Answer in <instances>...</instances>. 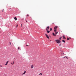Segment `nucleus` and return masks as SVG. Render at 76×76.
<instances>
[{
	"label": "nucleus",
	"mask_w": 76,
	"mask_h": 76,
	"mask_svg": "<svg viewBox=\"0 0 76 76\" xmlns=\"http://www.w3.org/2000/svg\"><path fill=\"white\" fill-rule=\"evenodd\" d=\"M21 27H23V25H22V24L21 25Z\"/></svg>",
	"instance_id": "nucleus-24"
},
{
	"label": "nucleus",
	"mask_w": 76,
	"mask_h": 76,
	"mask_svg": "<svg viewBox=\"0 0 76 76\" xmlns=\"http://www.w3.org/2000/svg\"><path fill=\"white\" fill-rule=\"evenodd\" d=\"M61 55L62 56H64V52L63 51H61Z\"/></svg>",
	"instance_id": "nucleus-2"
},
{
	"label": "nucleus",
	"mask_w": 76,
	"mask_h": 76,
	"mask_svg": "<svg viewBox=\"0 0 76 76\" xmlns=\"http://www.w3.org/2000/svg\"><path fill=\"white\" fill-rule=\"evenodd\" d=\"M67 40H69V38H68V37L67 38Z\"/></svg>",
	"instance_id": "nucleus-18"
},
{
	"label": "nucleus",
	"mask_w": 76,
	"mask_h": 76,
	"mask_svg": "<svg viewBox=\"0 0 76 76\" xmlns=\"http://www.w3.org/2000/svg\"><path fill=\"white\" fill-rule=\"evenodd\" d=\"M45 35L46 36V37H47V38L48 39H50V38L49 37V36H48L47 35V34H45Z\"/></svg>",
	"instance_id": "nucleus-3"
},
{
	"label": "nucleus",
	"mask_w": 76,
	"mask_h": 76,
	"mask_svg": "<svg viewBox=\"0 0 76 76\" xmlns=\"http://www.w3.org/2000/svg\"><path fill=\"white\" fill-rule=\"evenodd\" d=\"M56 31H57L56 29H55L54 30V31L55 32H56Z\"/></svg>",
	"instance_id": "nucleus-15"
},
{
	"label": "nucleus",
	"mask_w": 76,
	"mask_h": 76,
	"mask_svg": "<svg viewBox=\"0 0 76 76\" xmlns=\"http://www.w3.org/2000/svg\"><path fill=\"white\" fill-rule=\"evenodd\" d=\"M8 62H9V61H7V62H6V64H5V65H7Z\"/></svg>",
	"instance_id": "nucleus-10"
},
{
	"label": "nucleus",
	"mask_w": 76,
	"mask_h": 76,
	"mask_svg": "<svg viewBox=\"0 0 76 76\" xmlns=\"http://www.w3.org/2000/svg\"><path fill=\"white\" fill-rule=\"evenodd\" d=\"M11 42H10V45H11Z\"/></svg>",
	"instance_id": "nucleus-27"
},
{
	"label": "nucleus",
	"mask_w": 76,
	"mask_h": 76,
	"mask_svg": "<svg viewBox=\"0 0 76 76\" xmlns=\"http://www.w3.org/2000/svg\"><path fill=\"white\" fill-rule=\"evenodd\" d=\"M39 75H42V73H40V74H39Z\"/></svg>",
	"instance_id": "nucleus-19"
},
{
	"label": "nucleus",
	"mask_w": 76,
	"mask_h": 76,
	"mask_svg": "<svg viewBox=\"0 0 76 76\" xmlns=\"http://www.w3.org/2000/svg\"><path fill=\"white\" fill-rule=\"evenodd\" d=\"M49 28H50V27H49V26H47V28L46 29H49Z\"/></svg>",
	"instance_id": "nucleus-13"
},
{
	"label": "nucleus",
	"mask_w": 76,
	"mask_h": 76,
	"mask_svg": "<svg viewBox=\"0 0 76 76\" xmlns=\"http://www.w3.org/2000/svg\"><path fill=\"white\" fill-rule=\"evenodd\" d=\"M57 26H56L55 27H54V29H56L57 28Z\"/></svg>",
	"instance_id": "nucleus-6"
},
{
	"label": "nucleus",
	"mask_w": 76,
	"mask_h": 76,
	"mask_svg": "<svg viewBox=\"0 0 76 76\" xmlns=\"http://www.w3.org/2000/svg\"><path fill=\"white\" fill-rule=\"evenodd\" d=\"M27 16H29V15L28 14H27Z\"/></svg>",
	"instance_id": "nucleus-28"
},
{
	"label": "nucleus",
	"mask_w": 76,
	"mask_h": 76,
	"mask_svg": "<svg viewBox=\"0 0 76 76\" xmlns=\"http://www.w3.org/2000/svg\"><path fill=\"white\" fill-rule=\"evenodd\" d=\"M53 35L54 36H56V35L55 34H54V33H53Z\"/></svg>",
	"instance_id": "nucleus-11"
},
{
	"label": "nucleus",
	"mask_w": 76,
	"mask_h": 76,
	"mask_svg": "<svg viewBox=\"0 0 76 76\" xmlns=\"http://www.w3.org/2000/svg\"><path fill=\"white\" fill-rule=\"evenodd\" d=\"M14 19L15 20H17V18H16V17H15L14 18Z\"/></svg>",
	"instance_id": "nucleus-5"
},
{
	"label": "nucleus",
	"mask_w": 76,
	"mask_h": 76,
	"mask_svg": "<svg viewBox=\"0 0 76 76\" xmlns=\"http://www.w3.org/2000/svg\"><path fill=\"white\" fill-rule=\"evenodd\" d=\"M26 46H28H28H29L28 45H26Z\"/></svg>",
	"instance_id": "nucleus-29"
},
{
	"label": "nucleus",
	"mask_w": 76,
	"mask_h": 76,
	"mask_svg": "<svg viewBox=\"0 0 76 76\" xmlns=\"http://www.w3.org/2000/svg\"><path fill=\"white\" fill-rule=\"evenodd\" d=\"M54 23H53L52 24H53Z\"/></svg>",
	"instance_id": "nucleus-34"
},
{
	"label": "nucleus",
	"mask_w": 76,
	"mask_h": 76,
	"mask_svg": "<svg viewBox=\"0 0 76 76\" xmlns=\"http://www.w3.org/2000/svg\"><path fill=\"white\" fill-rule=\"evenodd\" d=\"M14 63H15V62H13V64H14Z\"/></svg>",
	"instance_id": "nucleus-33"
},
{
	"label": "nucleus",
	"mask_w": 76,
	"mask_h": 76,
	"mask_svg": "<svg viewBox=\"0 0 76 76\" xmlns=\"http://www.w3.org/2000/svg\"><path fill=\"white\" fill-rule=\"evenodd\" d=\"M18 26V25H17V26H16V28H17Z\"/></svg>",
	"instance_id": "nucleus-25"
},
{
	"label": "nucleus",
	"mask_w": 76,
	"mask_h": 76,
	"mask_svg": "<svg viewBox=\"0 0 76 76\" xmlns=\"http://www.w3.org/2000/svg\"><path fill=\"white\" fill-rule=\"evenodd\" d=\"M61 38H62V37H60V38H59V39H60V40H61Z\"/></svg>",
	"instance_id": "nucleus-17"
},
{
	"label": "nucleus",
	"mask_w": 76,
	"mask_h": 76,
	"mask_svg": "<svg viewBox=\"0 0 76 76\" xmlns=\"http://www.w3.org/2000/svg\"><path fill=\"white\" fill-rule=\"evenodd\" d=\"M11 64H12V65H13V63H12H12H11Z\"/></svg>",
	"instance_id": "nucleus-30"
},
{
	"label": "nucleus",
	"mask_w": 76,
	"mask_h": 76,
	"mask_svg": "<svg viewBox=\"0 0 76 76\" xmlns=\"http://www.w3.org/2000/svg\"><path fill=\"white\" fill-rule=\"evenodd\" d=\"M2 65H0V67H2Z\"/></svg>",
	"instance_id": "nucleus-21"
},
{
	"label": "nucleus",
	"mask_w": 76,
	"mask_h": 76,
	"mask_svg": "<svg viewBox=\"0 0 76 76\" xmlns=\"http://www.w3.org/2000/svg\"><path fill=\"white\" fill-rule=\"evenodd\" d=\"M26 71H25V72H24V73H23V74H22V75H23L25 74L26 73Z\"/></svg>",
	"instance_id": "nucleus-8"
},
{
	"label": "nucleus",
	"mask_w": 76,
	"mask_h": 76,
	"mask_svg": "<svg viewBox=\"0 0 76 76\" xmlns=\"http://www.w3.org/2000/svg\"><path fill=\"white\" fill-rule=\"evenodd\" d=\"M52 30V28H50V31H51Z\"/></svg>",
	"instance_id": "nucleus-16"
},
{
	"label": "nucleus",
	"mask_w": 76,
	"mask_h": 76,
	"mask_svg": "<svg viewBox=\"0 0 76 76\" xmlns=\"http://www.w3.org/2000/svg\"><path fill=\"white\" fill-rule=\"evenodd\" d=\"M55 41L58 44L60 43L61 42L60 40L59 39L56 40Z\"/></svg>",
	"instance_id": "nucleus-1"
},
{
	"label": "nucleus",
	"mask_w": 76,
	"mask_h": 76,
	"mask_svg": "<svg viewBox=\"0 0 76 76\" xmlns=\"http://www.w3.org/2000/svg\"><path fill=\"white\" fill-rule=\"evenodd\" d=\"M26 22H27V23H28V22L26 20Z\"/></svg>",
	"instance_id": "nucleus-31"
},
{
	"label": "nucleus",
	"mask_w": 76,
	"mask_h": 76,
	"mask_svg": "<svg viewBox=\"0 0 76 76\" xmlns=\"http://www.w3.org/2000/svg\"><path fill=\"white\" fill-rule=\"evenodd\" d=\"M58 33V32H55V35H56Z\"/></svg>",
	"instance_id": "nucleus-12"
},
{
	"label": "nucleus",
	"mask_w": 76,
	"mask_h": 76,
	"mask_svg": "<svg viewBox=\"0 0 76 76\" xmlns=\"http://www.w3.org/2000/svg\"><path fill=\"white\" fill-rule=\"evenodd\" d=\"M63 38L64 39H66L65 38V36H63Z\"/></svg>",
	"instance_id": "nucleus-9"
},
{
	"label": "nucleus",
	"mask_w": 76,
	"mask_h": 76,
	"mask_svg": "<svg viewBox=\"0 0 76 76\" xmlns=\"http://www.w3.org/2000/svg\"><path fill=\"white\" fill-rule=\"evenodd\" d=\"M65 57L66 58L68 59V58L66 56H65Z\"/></svg>",
	"instance_id": "nucleus-23"
},
{
	"label": "nucleus",
	"mask_w": 76,
	"mask_h": 76,
	"mask_svg": "<svg viewBox=\"0 0 76 76\" xmlns=\"http://www.w3.org/2000/svg\"><path fill=\"white\" fill-rule=\"evenodd\" d=\"M34 68V65H32L31 66V68L33 69Z\"/></svg>",
	"instance_id": "nucleus-7"
},
{
	"label": "nucleus",
	"mask_w": 76,
	"mask_h": 76,
	"mask_svg": "<svg viewBox=\"0 0 76 76\" xmlns=\"http://www.w3.org/2000/svg\"><path fill=\"white\" fill-rule=\"evenodd\" d=\"M4 10H2V12H4Z\"/></svg>",
	"instance_id": "nucleus-26"
},
{
	"label": "nucleus",
	"mask_w": 76,
	"mask_h": 76,
	"mask_svg": "<svg viewBox=\"0 0 76 76\" xmlns=\"http://www.w3.org/2000/svg\"><path fill=\"white\" fill-rule=\"evenodd\" d=\"M61 44H59V46H61Z\"/></svg>",
	"instance_id": "nucleus-20"
},
{
	"label": "nucleus",
	"mask_w": 76,
	"mask_h": 76,
	"mask_svg": "<svg viewBox=\"0 0 76 76\" xmlns=\"http://www.w3.org/2000/svg\"><path fill=\"white\" fill-rule=\"evenodd\" d=\"M62 42H64V43H65V41L64 40H62Z\"/></svg>",
	"instance_id": "nucleus-14"
},
{
	"label": "nucleus",
	"mask_w": 76,
	"mask_h": 76,
	"mask_svg": "<svg viewBox=\"0 0 76 76\" xmlns=\"http://www.w3.org/2000/svg\"><path fill=\"white\" fill-rule=\"evenodd\" d=\"M65 58V57H64V58Z\"/></svg>",
	"instance_id": "nucleus-32"
},
{
	"label": "nucleus",
	"mask_w": 76,
	"mask_h": 76,
	"mask_svg": "<svg viewBox=\"0 0 76 76\" xmlns=\"http://www.w3.org/2000/svg\"><path fill=\"white\" fill-rule=\"evenodd\" d=\"M46 30L47 32L48 33H49L50 32V31H48V29L46 28Z\"/></svg>",
	"instance_id": "nucleus-4"
},
{
	"label": "nucleus",
	"mask_w": 76,
	"mask_h": 76,
	"mask_svg": "<svg viewBox=\"0 0 76 76\" xmlns=\"http://www.w3.org/2000/svg\"><path fill=\"white\" fill-rule=\"evenodd\" d=\"M18 50H19L20 49V48H19V47H18Z\"/></svg>",
	"instance_id": "nucleus-22"
}]
</instances>
